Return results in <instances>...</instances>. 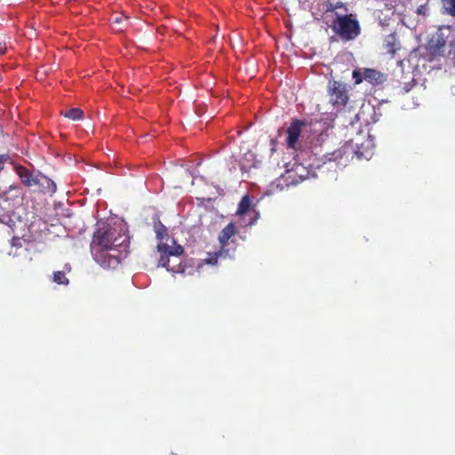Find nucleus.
Here are the masks:
<instances>
[{"label": "nucleus", "mask_w": 455, "mask_h": 455, "mask_svg": "<svg viewBox=\"0 0 455 455\" xmlns=\"http://www.w3.org/2000/svg\"><path fill=\"white\" fill-rule=\"evenodd\" d=\"M154 230L160 243L163 242L164 238H169L167 228L159 219L154 220Z\"/></svg>", "instance_id": "nucleus-18"}, {"label": "nucleus", "mask_w": 455, "mask_h": 455, "mask_svg": "<svg viewBox=\"0 0 455 455\" xmlns=\"http://www.w3.org/2000/svg\"><path fill=\"white\" fill-rule=\"evenodd\" d=\"M299 169H300L301 171L305 172L304 167H303V166H301V165H299V166H297V167H296V169H295V170H293V171H288V172H286V180H290V183H291V184H297V183H299V182H300V181L304 180V179L306 178V176H305V175H303V174L301 173V174H299V180H296V179H295V174L299 172Z\"/></svg>", "instance_id": "nucleus-19"}, {"label": "nucleus", "mask_w": 455, "mask_h": 455, "mask_svg": "<svg viewBox=\"0 0 455 455\" xmlns=\"http://www.w3.org/2000/svg\"><path fill=\"white\" fill-rule=\"evenodd\" d=\"M63 115L65 117L72 120H81L84 116V112L80 108H74L67 110Z\"/></svg>", "instance_id": "nucleus-20"}, {"label": "nucleus", "mask_w": 455, "mask_h": 455, "mask_svg": "<svg viewBox=\"0 0 455 455\" xmlns=\"http://www.w3.org/2000/svg\"><path fill=\"white\" fill-rule=\"evenodd\" d=\"M443 5L449 14L455 17V0H443Z\"/></svg>", "instance_id": "nucleus-22"}, {"label": "nucleus", "mask_w": 455, "mask_h": 455, "mask_svg": "<svg viewBox=\"0 0 455 455\" xmlns=\"http://www.w3.org/2000/svg\"><path fill=\"white\" fill-rule=\"evenodd\" d=\"M174 245H169L166 243L161 242L157 244V250L161 253H167L171 257H173V261L175 263L181 262L180 256L184 252V249L181 245L175 244V242L172 241Z\"/></svg>", "instance_id": "nucleus-10"}, {"label": "nucleus", "mask_w": 455, "mask_h": 455, "mask_svg": "<svg viewBox=\"0 0 455 455\" xmlns=\"http://www.w3.org/2000/svg\"><path fill=\"white\" fill-rule=\"evenodd\" d=\"M236 234V227L233 222L228 223L220 233L219 242L221 245V249L225 250V247L228 244V241Z\"/></svg>", "instance_id": "nucleus-13"}, {"label": "nucleus", "mask_w": 455, "mask_h": 455, "mask_svg": "<svg viewBox=\"0 0 455 455\" xmlns=\"http://www.w3.org/2000/svg\"><path fill=\"white\" fill-rule=\"evenodd\" d=\"M71 269V265L69 263H66L62 271L53 272L52 281L57 284L68 285L69 283V280L67 277V274L70 273Z\"/></svg>", "instance_id": "nucleus-15"}, {"label": "nucleus", "mask_w": 455, "mask_h": 455, "mask_svg": "<svg viewBox=\"0 0 455 455\" xmlns=\"http://www.w3.org/2000/svg\"><path fill=\"white\" fill-rule=\"evenodd\" d=\"M228 252V251H225L220 248V251L214 252L213 254L208 253L207 259H205V262L210 265H214L217 263V259L219 257L222 256L223 252Z\"/></svg>", "instance_id": "nucleus-21"}, {"label": "nucleus", "mask_w": 455, "mask_h": 455, "mask_svg": "<svg viewBox=\"0 0 455 455\" xmlns=\"http://www.w3.org/2000/svg\"><path fill=\"white\" fill-rule=\"evenodd\" d=\"M335 7L337 9H343L346 12L348 11L347 4L340 1L335 3Z\"/></svg>", "instance_id": "nucleus-24"}, {"label": "nucleus", "mask_w": 455, "mask_h": 455, "mask_svg": "<svg viewBox=\"0 0 455 455\" xmlns=\"http://www.w3.org/2000/svg\"><path fill=\"white\" fill-rule=\"evenodd\" d=\"M327 93L329 102L333 108L337 110L344 108L348 102L349 96L347 86L340 81H330L328 83Z\"/></svg>", "instance_id": "nucleus-3"}, {"label": "nucleus", "mask_w": 455, "mask_h": 455, "mask_svg": "<svg viewBox=\"0 0 455 455\" xmlns=\"http://www.w3.org/2000/svg\"><path fill=\"white\" fill-rule=\"evenodd\" d=\"M129 244V236L121 226L108 225L94 232L91 251L102 267L116 268L127 256Z\"/></svg>", "instance_id": "nucleus-1"}, {"label": "nucleus", "mask_w": 455, "mask_h": 455, "mask_svg": "<svg viewBox=\"0 0 455 455\" xmlns=\"http://www.w3.org/2000/svg\"><path fill=\"white\" fill-rule=\"evenodd\" d=\"M235 215L241 218L243 226H251L256 222L259 214L251 209V199L248 195L242 197Z\"/></svg>", "instance_id": "nucleus-6"}, {"label": "nucleus", "mask_w": 455, "mask_h": 455, "mask_svg": "<svg viewBox=\"0 0 455 455\" xmlns=\"http://www.w3.org/2000/svg\"><path fill=\"white\" fill-rule=\"evenodd\" d=\"M36 188L39 192L50 196H52L57 191V186L55 182L43 173L41 174V176H39V180Z\"/></svg>", "instance_id": "nucleus-11"}, {"label": "nucleus", "mask_w": 455, "mask_h": 455, "mask_svg": "<svg viewBox=\"0 0 455 455\" xmlns=\"http://www.w3.org/2000/svg\"><path fill=\"white\" fill-rule=\"evenodd\" d=\"M446 39L444 38L443 33L439 30L431 35L427 44V49L430 55L438 56L443 54Z\"/></svg>", "instance_id": "nucleus-8"}, {"label": "nucleus", "mask_w": 455, "mask_h": 455, "mask_svg": "<svg viewBox=\"0 0 455 455\" xmlns=\"http://www.w3.org/2000/svg\"><path fill=\"white\" fill-rule=\"evenodd\" d=\"M16 172L20 177L21 183L28 188H36L39 176L42 174L39 171H30L27 167L21 165L16 167Z\"/></svg>", "instance_id": "nucleus-7"}, {"label": "nucleus", "mask_w": 455, "mask_h": 455, "mask_svg": "<svg viewBox=\"0 0 455 455\" xmlns=\"http://www.w3.org/2000/svg\"><path fill=\"white\" fill-rule=\"evenodd\" d=\"M331 28L334 33L345 41L355 39L361 33L359 21L355 14H339L333 20Z\"/></svg>", "instance_id": "nucleus-2"}, {"label": "nucleus", "mask_w": 455, "mask_h": 455, "mask_svg": "<svg viewBox=\"0 0 455 455\" xmlns=\"http://www.w3.org/2000/svg\"><path fill=\"white\" fill-rule=\"evenodd\" d=\"M23 241L20 237H13L11 240V249L9 251V255L13 257H20L27 256L28 254V250L26 247H23Z\"/></svg>", "instance_id": "nucleus-14"}, {"label": "nucleus", "mask_w": 455, "mask_h": 455, "mask_svg": "<svg viewBox=\"0 0 455 455\" xmlns=\"http://www.w3.org/2000/svg\"><path fill=\"white\" fill-rule=\"evenodd\" d=\"M306 124L305 121L295 119L291 123L287 129V146L295 148L301 133L302 127Z\"/></svg>", "instance_id": "nucleus-9"}, {"label": "nucleus", "mask_w": 455, "mask_h": 455, "mask_svg": "<svg viewBox=\"0 0 455 455\" xmlns=\"http://www.w3.org/2000/svg\"><path fill=\"white\" fill-rule=\"evenodd\" d=\"M353 78L355 79V84H359L364 80L363 78V72L361 73L359 70L355 69L353 71Z\"/></svg>", "instance_id": "nucleus-23"}, {"label": "nucleus", "mask_w": 455, "mask_h": 455, "mask_svg": "<svg viewBox=\"0 0 455 455\" xmlns=\"http://www.w3.org/2000/svg\"><path fill=\"white\" fill-rule=\"evenodd\" d=\"M337 8L335 7V3L332 4V3H330L327 7H326V12H334L336 11Z\"/></svg>", "instance_id": "nucleus-26"}, {"label": "nucleus", "mask_w": 455, "mask_h": 455, "mask_svg": "<svg viewBox=\"0 0 455 455\" xmlns=\"http://www.w3.org/2000/svg\"><path fill=\"white\" fill-rule=\"evenodd\" d=\"M384 46L387 52L392 56L396 53L397 50L400 48V44L397 41L395 34H390L386 36Z\"/></svg>", "instance_id": "nucleus-17"}, {"label": "nucleus", "mask_w": 455, "mask_h": 455, "mask_svg": "<svg viewBox=\"0 0 455 455\" xmlns=\"http://www.w3.org/2000/svg\"><path fill=\"white\" fill-rule=\"evenodd\" d=\"M170 255L167 253H162L159 260H158V266L159 267H164L167 268V270L172 271L173 273H185V266L182 264V262L175 263L173 261L172 265H170L171 259Z\"/></svg>", "instance_id": "nucleus-12"}, {"label": "nucleus", "mask_w": 455, "mask_h": 455, "mask_svg": "<svg viewBox=\"0 0 455 455\" xmlns=\"http://www.w3.org/2000/svg\"><path fill=\"white\" fill-rule=\"evenodd\" d=\"M363 78L372 84H379L384 81V75L373 68H365L363 70Z\"/></svg>", "instance_id": "nucleus-16"}, {"label": "nucleus", "mask_w": 455, "mask_h": 455, "mask_svg": "<svg viewBox=\"0 0 455 455\" xmlns=\"http://www.w3.org/2000/svg\"><path fill=\"white\" fill-rule=\"evenodd\" d=\"M18 197L11 198L7 193L0 195V222L12 228L15 225L14 209L18 204Z\"/></svg>", "instance_id": "nucleus-5"}, {"label": "nucleus", "mask_w": 455, "mask_h": 455, "mask_svg": "<svg viewBox=\"0 0 455 455\" xmlns=\"http://www.w3.org/2000/svg\"><path fill=\"white\" fill-rule=\"evenodd\" d=\"M6 159L7 157L4 155H0V171L3 170Z\"/></svg>", "instance_id": "nucleus-25"}, {"label": "nucleus", "mask_w": 455, "mask_h": 455, "mask_svg": "<svg viewBox=\"0 0 455 455\" xmlns=\"http://www.w3.org/2000/svg\"><path fill=\"white\" fill-rule=\"evenodd\" d=\"M355 156L357 159L367 158V156L359 149H355L353 145L346 143L336 150L326 153V162H336L338 164H346L350 157Z\"/></svg>", "instance_id": "nucleus-4"}]
</instances>
